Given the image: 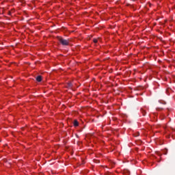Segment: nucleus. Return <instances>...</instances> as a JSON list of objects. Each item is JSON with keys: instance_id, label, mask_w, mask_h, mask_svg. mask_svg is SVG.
Returning a JSON list of instances; mask_svg holds the SVG:
<instances>
[{"instance_id": "nucleus-3", "label": "nucleus", "mask_w": 175, "mask_h": 175, "mask_svg": "<svg viewBox=\"0 0 175 175\" xmlns=\"http://www.w3.org/2000/svg\"><path fill=\"white\" fill-rule=\"evenodd\" d=\"M74 126H79V122H77V120H75Z\"/></svg>"}, {"instance_id": "nucleus-4", "label": "nucleus", "mask_w": 175, "mask_h": 175, "mask_svg": "<svg viewBox=\"0 0 175 175\" xmlns=\"http://www.w3.org/2000/svg\"><path fill=\"white\" fill-rule=\"evenodd\" d=\"M93 42H94V43H98V40L94 39V40H93Z\"/></svg>"}, {"instance_id": "nucleus-1", "label": "nucleus", "mask_w": 175, "mask_h": 175, "mask_svg": "<svg viewBox=\"0 0 175 175\" xmlns=\"http://www.w3.org/2000/svg\"><path fill=\"white\" fill-rule=\"evenodd\" d=\"M59 41L63 44V46H68V44H69V40H65L62 38H59Z\"/></svg>"}, {"instance_id": "nucleus-2", "label": "nucleus", "mask_w": 175, "mask_h": 175, "mask_svg": "<svg viewBox=\"0 0 175 175\" xmlns=\"http://www.w3.org/2000/svg\"><path fill=\"white\" fill-rule=\"evenodd\" d=\"M36 80H37V81H38V82L42 81V77H41V76H38V77H36Z\"/></svg>"}]
</instances>
